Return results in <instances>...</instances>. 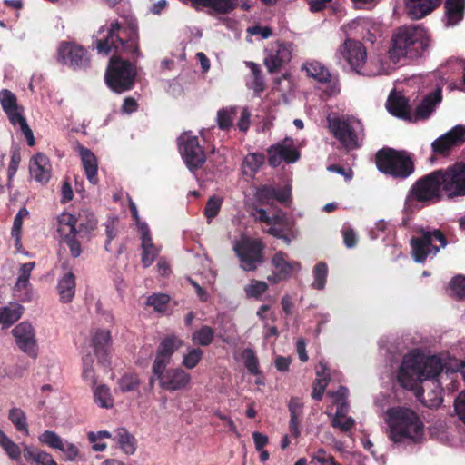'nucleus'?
<instances>
[{
    "mask_svg": "<svg viewBox=\"0 0 465 465\" xmlns=\"http://www.w3.org/2000/svg\"><path fill=\"white\" fill-rule=\"evenodd\" d=\"M442 368V362L438 357H425L412 351L404 357L398 380L408 390H414L419 382L430 380L421 391L417 392V396L428 408H437L442 402L440 381L447 376V373L441 372Z\"/></svg>",
    "mask_w": 465,
    "mask_h": 465,
    "instance_id": "obj_1",
    "label": "nucleus"
},
{
    "mask_svg": "<svg viewBox=\"0 0 465 465\" xmlns=\"http://www.w3.org/2000/svg\"><path fill=\"white\" fill-rule=\"evenodd\" d=\"M387 434L394 443L416 444L422 441L425 426L420 416L407 407L389 408L384 416Z\"/></svg>",
    "mask_w": 465,
    "mask_h": 465,
    "instance_id": "obj_2",
    "label": "nucleus"
},
{
    "mask_svg": "<svg viewBox=\"0 0 465 465\" xmlns=\"http://www.w3.org/2000/svg\"><path fill=\"white\" fill-rule=\"evenodd\" d=\"M95 45L98 54L103 55H108L113 50L138 54L136 24L130 22L127 26L118 21L105 24L95 35Z\"/></svg>",
    "mask_w": 465,
    "mask_h": 465,
    "instance_id": "obj_3",
    "label": "nucleus"
},
{
    "mask_svg": "<svg viewBox=\"0 0 465 465\" xmlns=\"http://www.w3.org/2000/svg\"><path fill=\"white\" fill-rule=\"evenodd\" d=\"M430 45L427 31L420 26L402 27L391 38L388 50L389 59L396 64L403 58H417Z\"/></svg>",
    "mask_w": 465,
    "mask_h": 465,
    "instance_id": "obj_4",
    "label": "nucleus"
},
{
    "mask_svg": "<svg viewBox=\"0 0 465 465\" xmlns=\"http://www.w3.org/2000/svg\"><path fill=\"white\" fill-rule=\"evenodd\" d=\"M328 126L335 138L346 149L359 147L363 128L358 119L349 116L328 117Z\"/></svg>",
    "mask_w": 465,
    "mask_h": 465,
    "instance_id": "obj_5",
    "label": "nucleus"
},
{
    "mask_svg": "<svg viewBox=\"0 0 465 465\" xmlns=\"http://www.w3.org/2000/svg\"><path fill=\"white\" fill-rule=\"evenodd\" d=\"M136 69L131 63L113 57L104 75L108 87L115 93H123L134 85Z\"/></svg>",
    "mask_w": 465,
    "mask_h": 465,
    "instance_id": "obj_6",
    "label": "nucleus"
},
{
    "mask_svg": "<svg viewBox=\"0 0 465 465\" xmlns=\"http://www.w3.org/2000/svg\"><path fill=\"white\" fill-rule=\"evenodd\" d=\"M379 171L393 177L406 178L413 172V163L404 152L381 150L376 155Z\"/></svg>",
    "mask_w": 465,
    "mask_h": 465,
    "instance_id": "obj_7",
    "label": "nucleus"
},
{
    "mask_svg": "<svg viewBox=\"0 0 465 465\" xmlns=\"http://www.w3.org/2000/svg\"><path fill=\"white\" fill-rule=\"evenodd\" d=\"M0 104L11 124L19 127L26 138L28 145H35L33 131L26 122L24 115L25 109L18 104L16 95L7 89H2L0 91Z\"/></svg>",
    "mask_w": 465,
    "mask_h": 465,
    "instance_id": "obj_8",
    "label": "nucleus"
},
{
    "mask_svg": "<svg viewBox=\"0 0 465 465\" xmlns=\"http://www.w3.org/2000/svg\"><path fill=\"white\" fill-rule=\"evenodd\" d=\"M441 171H435L420 179L412 187L411 192L406 198V208H411L414 200L420 202L435 201L440 198L443 193L441 184Z\"/></svg>",
    "mask_w": 465,
    "mask_h": 465,
    "instance_id": "obj_9",
    "label": "nucleus"
},
{
    "mask_svg": "<svg viewBox=\"0 0 465 465\" xmlns=\"http://www.w3.org/2000/svg\"><path fill=\"white\" fill-rule=\"evenodd\" d=\"M445 245L446 241L439 230L423 231L420 238L411 241V253L416 262H423L427 257L434 256Z\"/></svg>",
    "mask_w": 465,
    "mask_h": 465,
    "instance_id": "obj_10",
    "label": "nucleus"
},
{
    "mask_svg": "<svg viewBox=\"0 0 465 465\" xmlns=\"http://www.w3.org/2000/svg\"><path fill=\"white\" fill-rule=\"evenodd\" d=\"M237 256L240 259L241 267L244 271H254L262 262V242L258 240L242 238L233 245Z\"/></svg>",
    "mask_w": 465,
    "mask_h": 465,
    "instance_id": "obj_11",
    "label": "nucleus"
},
{
    "mask_svg": "<svg viewBox=\"0 0 465 465\" xmlns=\"http://www.w3.org/2000/svg\"><path fill=\"white\" fill-rule=\"evenodd\" d=\"M440 171L443 193L448 198L465 196V163H457Z\"/></svg>",
    "mask_w": 465,
    "mask_h": 465,
    "instance_id": "obj_12",
    "label": "nucleus"
},
{
    "mask_svg": "<svg viewBox=\"0 0 465 465\" xmlns=\"http://www.w3.org/2000/svg\"><path fill=\"white\" fill-rule=\"evenodd\" d=\"M178 146L185 164L191 171L203 165L205 155L197 136L192 135L191 133L182 134L178 138Z\"/></svg>",
    "mask_w": 465,
    "mask_h": 465,
    "instance_id": "obj_13",
    "label": "nucleus"
},
{
    "mask_svg": "<svg viewBox=\"0 0 465 465\" xmlns=\"http://www.w3.org/2000/svg\"><path fill=\"white\" fill-rule=\"evenodd\" d=\"M366 50L359 41L346 39L338 48L336 56L339 60H344L351 70L361 74V69L366 62Z\"/></svg>",
    "mask_w": 465,
    "mask_h": 465,
    "instance_id": "obj_14",
    "label": "nucleus"
},
{
    "mask_svg": "<svg viewBox=\"0 0 465 465\" xmlns=\"http://www.w3.org/2000/svg\"><path fill=\"white\" fill-rule=\"evenodd\" d=\"M293 45L282 41L271 43L265 49L264 65L270 73L276 72L289 63L292 56Z\"/></svg>",
    "mask_w": 465,
    "mask_h": 465,
    "instance_id": "obj_15",
    "label": "nucleus"
},
{
    "mask_svg": "<svg viewBox=\"0 0 465 465\" xmlns=\"http://www.w3.org/2000/svg\"><path fill=\"white\" fill-rule=\"evenodd\" d=\"M12 334L18 348L29 357L35 359L38 355V344L35 327L27 321L18 323Z\"/></svg>",
    "mask_w": 465,
    "mask_h": 465,
    "instance_id": "obj_16",
    "label": "nucleus"
},
{
    "mask_svg": "<svg viewBox=\"0 0 465 465\" xmlns=\"http://www.w3.org/2000/svg\"><path fill=\"white\" fill-rule=\"evenodd\" d=\"M153 373L157 377L160 387L170 391L188 389L192 380L190 373L182 368L165 369Z\"/></svg>",
    "mask_w": 465,
    "mask_h": 465,
    "instance_id": "obj_17",
    "label": "nucleus"
},
{
    "mask_svg": "<svg viewBox=\"0 0 465 465\" xmlns=\"http://www.w3.org/2000/svg\"><path fill=\"white\" fill-rule=\"evenodd\" d=\"M347 395L348 390L345 387H340L335 392H328V396L331 397L334 404L337 405L336 412L331 420V425L342 431L350 430L355 424V420L351 417L346 416L348 412Z\"/></svg>",
    "mask_w": 465,
    "mask_h": 465,
    "instance_id": "obj_18",
    "label": "nucleus"
},
{
    "mask_svg": "<svg viewBox=\"0 0 465 465\" xmlns=\"http://www.w3.org/2000/svg\"><path fill=\"white\" fill-rule=\"evenodd\" d=\"M272 265L273 270L267 280L273 284L289 279L301 269V264L298 262L289 261L287 255L282 252H276L272 256Z\"/></svg>",
    "mask_w": 465,
    "mask_h": 465,
    "instance_id": "obj_19",
    "label": "nucleus"
},
{
    "mask_svg": "<svg viewBox=\"0 0 465 465\" xmlns=\"http://www.w3.org/2000/svg\"><path fill=\"white\" fill-rule=\"evenodd\" d=\"M268 153L269 163L273 167L279 166L283 162L294 163L300 158V153L291 138H285L281 143L271 146Z\"/></svg>",
    "mask_w": 465,
    "mask_h": 465,
    "instance_id": "obj_20",
    "label": "nucleus"
},
{
    "mask_svg": "<svg viewBox=\"0 0 465 465\" xmlns=\"http://www.w3.org/2000/svg\"><path fill=\"white\" fill-rule=\"evenodd\" d=\"M183 341L174 335L167 336L159 344L157 354L153 363V372L165 370L173 354L183 346Z\"/></svg>",
    "mask_w": 465,
    "mask_h": 465,
    "instance_id": "obj_21",
    "label": "nucleus"
},
{
    "mask_svg": "<svg viewBox=\"0 0 465 465\" xmlns=\"http://www.w3.org/2000/svg\"><path fill=\"white\" fill-rule=\"evenodd\" d=\"M465 142V125H456L451 130L436 139L431 146L435 153H448L452 148Z\"/></svg>",
    "mask_w": 465,
    "mask_h": 465,
    "instance_id": "obj_22",
    "label": "nucleus"
},
{
    "mask_svg": "<svg viewBox=\"0 0 465 465\" xmlns=\"http://www.w3.org/2000/svg\"><path fill=\"white\" fill-rule=\"evenodd\" d=\"M58 60L72 67H84L89 61L86 52L81 46L69 43L60 45Z\"/></svg>",
    "mask_w": 465,
    "mask_h": 465,
    "instance_id": "obj_23",
    "label": "nucleus"
},
{
    "mask_svg": "<svg viewBox=\"0 0 465 465\" xmlns=\"http://www.w3.org/2000/svg\"><path fill=\"white\" fill-rule=\"evenodd\" d=\"M29 173L35 182L47 183L52 176V165L48 157L42 153L33 155L29 162Z\"/></svg>",
    "mask_w": 465,
    "mask_h": 465,
    "instance_id": "obj_24",
    "label": "nucleus"
},
{
    "mask_svg": "<svg viewBox=\"0 0 465 465\" xmlns=\"http://www.w3.org/2000/svg\"><path fill=\"white\" fill-rule=\"evenodd\" d=\"M35 262H27L20 266L18 277L14 286V292L17 293V297L23 302H28L33 300V290L29 282L30 275Z\"/></svg>",
    "mask_w": 465,
    "mask_h": 465,
    "instance_id": "obj_25",
    "label": "nucleus"
},
{
    "mask_svg": "<svg viewBox=\"0 0 465 465\" xmlns=\"http://www.w3.org/2000/svg\"><path fill=\"white\" fill-rule=\"evenodd\" d=\"M440 0H405L408 15L412 19H420L439 6Z\"/></svg>",
    "mask_w": 465,
    "mask_h": 465,
    "instance_id": "obj_26",
    "label": "nucleus"
},
{
    "mask_svg": "<svg viewBox=\"0 0 465 465\" xmlns=\"http://www.w3.org/2000/svg\"><path fill=\"white\" fill-rule=\"evenodd\" d=\"M142 231H139L142 240V262L144 267H149L155 260L159 250L152 242L150 229L147 224H143Z\"/></svg>",
    "mask_w": 465,
    "mask_h": 465,
    "instance_id": "obj_27",
    "label": "nucleus"
},
{
    "mask_svg": "<svg viewBox=\"0 0 465 465\" xmlns=\"http://www.w3.org/2000/svg\"><path fill=\"white\" fill-rule=\"evenodd\" d=\"M394 65L395 64H393L390 59L389 61H386L382 55H374L371 58L365 69H361V74L368 76H375L383 74H387L394 69Z\"/></svg>",
    "mask_w": 465,
    "mask_h": 465,
    "instance_id": "obj_28",
    "label": "nucleus"
},
{
    "mask_svg": "<svg viewBox=\"0 0 465 465\" xmlns=\"http://www.w3.org/2000/svg\"><path fill=\"white\" fill-rule=\"evenodd\" d=\"M79 153L87 179L91 183L96 184L98 183V163L95 155L89 149L83 146L79 147Z\"/></svg>",
    "mask_w": 465,
    "mask_h": 465,
    "instance_id": "obj_29",
    "label": "nucleus"
},
{
    "mask_svg": "<svg viewBox=\"0 0 465 465\" xmlns=\"http://www.w3.org/2000/svg\"><path fill=\"white\" fill-rule=\"evenodd\" d=\"M91 342L97 357L105 361L104 356L111 345L110 331L105 329L95 330L92 334Z\"/></svg>",
    "mask_w": 465,
    "mask_h": 465,
    "instance_id": "obj_30",
    "label": "nucleus"
},
{
    "mask_svg": "<svg viewBox=\"0 0 465 465\" xmlns=\"http://www.w3.org/2000/svg\"><path fill=\"white\" fill-rule=\"evenodd\" d=\"M441 101V89L438 87L435 91L424 97L416 110V119H426L434 111L436 105Z\"/></svg>",
    "mask_w": 465,
    "mask_h": 465,
    "instance_id": "obj_31",
    "label": "nucleus"
},
{
    "mask_svg": "<svg viewBox=\"0 0 465 465\" xmlns=\"http://www.w3.org/2000/svg\"><path fill=\"white\" fill-rule=\"evenodd\" d=\"M77 219L69 213H62L57 216V232L60 241L68 237L76 236Z\"/></svg>",
    "mask_w": 465,
    "mask_h": 465,
    "instance_id": "obj_32",
    "label": "nucleus"
},
{
    "mask_svg": "<svg viewBox=\"0 0 465 465\" xmlns=\"http://www.w3.org/2000/svg\"><path fill=\"white\" fill-rule=\"evenodd\" d=\"M60 300L63 302H70L75 294V277L72 272H65L57 284Z\"/></svg>",
    "mask_w": 465,
    "mask_h": 465,
    "instance_id": "obj_33",
    "label": "nucleus"
},
{
    "mask_svg": "<svg viewBox=\"0 0 465 465\" xmlns=\"http://www.w3.org/2000/svg\"><path fill=\"white\" fill-rule=\"evenodd\" d=\"M24 313V307L16 302H10L6 306L0 307V325L7 328L17 322Z\"/></svg>",
    "mask_w": 465,
    "mask_h": 465,
    "instance_id": "obj_34",
    "label": "nucleus"
},
{
    "mask_svg": "<svg viewBox=\"0 0 465 465\" xmlns=\"http://www.w3.org/2000/svg\"><path fill=\"white\" fill-rule=\"evenodd\" d=\"M388 111L401 118H407L409 115V106L407 100L400 93L392 92L387 101Z\"/></svg>",
    "mask_w": 465,
    "mask_h": 465,
    "instance_id": "obj_35",
    "label": "nucleus"
},
{
    "mask_svg": "<svg viewBox=\"0 0 465 465\" xmlns=\"http://www.w3.org/2000/svg\"><path fill=\"white\" fill-rule=\"evenodd\" d=\"M465 0H446L447 25H456L463 18Z\"/></svg>",
    "mask_w": 465,
    "mask_h": 465,
    "instance_id": "obj_36",
    "label": "nucleus"
},
{
    "mask_svg": "<svg viewBox=\"0 0 465 465\" xmlns=\"http://www.w3.org/2000/svg\"><path fill=\"white\" fill-rule=\"evenodd\" d=\"M113 440L127 455H133L136 450L135 439L124 428L114 430Z\"/></svg>",
    "mask_w": 465,
    "mask_h": 465,
    "instance_id": "obj_37",
    "label": "nucleus"
},
{
    "mask_svg": "<svg viewBox=\"0 0 465 465\" xmlns=\"http://www.w3.org/2000/svg\"><path fill=\"white\" fill-rule=\"evenodd\" d=\"M302 70L305 71L308 76L321 83H327L331 78L328 69L316 61L304 63Z\"/></svg>",
    "mask_w": 465,
    "mask_h": 465,
    "instance_id": "obj_38",
    "label": "nucleus"
},
{
    "mask_svg": "<svg viewBox=\"0 0 465 465\" xmlns=\"http://www.w3.org/2000/svg\"><path fill=\"white\" fill-rule=\"evenodd\" d=\"M24 457L26 460L35 463V465H57L49 453L40 451L30 446H25Z\"/></svg>",
    "mask_w": 465,
    "mask_h": 465,
    "instance_id": "obj_39",
    "label": "nucleus"
},
{
    "mask_svg": "<svg viewBox=\"0 0 465 465\" xmlns=\"http://www.w3.org/2000/svg\"><path fill=\"white\" fill-rule=\"evenodd\" d=\"M264 157L261 153H249L245 156L242 171L244 176L247 178H252L253 175L259 171L260 167L263 163Z\"/></svg>",
    "mask_w": 465,
    "mask_h": 465,
    "instance_id": "obj_40",
    "label": "nucleus"
},
{
    "mask_svg": "<svg viewBox=\"0 0 465 465\" xmlns=\"http://www.w3.org/2000/svg\"><path fill=\"white\" fill-rule=\"evenodd\" d=\"M273 222L274 223L270 225L266 232L274 237L282 236V233H286L292 229V223L282 212H277L274 214Z\"/></svg>",
    "mask_w": 465,
    "mask_h": 465,
    "instance_id": "obj_41",
    "label": "nucleus"
},
{
    "mask_svg": "<svg viewBox=\"0 0 465 465\" xmlns=\"http://www.w3.org/2000/svg\"><path fill=\"white\" fill-rule=\"evenodd\" d=\"M93 394L94 402L101 408L110 409L114 406V399L111 395L109 387L104 384L94 385Z\"/></svg>",
    "mask_w": 465,
    "mask_h": 465,
    "instance_id": "obj_42",
    "label": "nucleus"
},
{
    "mask_svg": "<svg viewBox=\"0 0 465 465\" xmlns=\"http://www.w3.org/2000/svg\"><path fill=\"white\" fill-rule=\"evenodd\" d=\"M0 447L4 452L14 461H19L21 459L22 450L18 444L13 441L1 429H0Z\"/></svg>",
    "mask_w": 465,
    "mask_h": 465,
    "instance_id": "obj_43",
    "label": "nucleus"
},
{
    "mask_svg": "<svg viewBox=\"0 0 465 465\" xmlns=\"http://www.w3.org/2000/svg\"><path fill=\"white\" fill-rule=\"evenodd\" d=\"M8 419L15 429L24 433L29 434L27 418L25 411L20 408H12L8 413Z\"/></svg>",
    "mask_w": 465,
    "mask_h": 465,
    "instance_id": "obj_44",
    "label": "nucleus"
},
{
    "mask_svg": "<svg viewBox=\"0 0 465 465\" xmlns=\"http://www.w3.org/2000/svg\"><path fill=\"white\" fill-rule=\"evenodd\" d=\"M325 370H326V367L322 363H320L319 366L317 367V371H316L317 379H316V382L313 386V391H312V395L313 399L321 400L323 395V392L325 391V388L328 385L329 377L327 374H325Z\"/></svg>",
    "mask_w": 465,
    "mask_h": 465,
    "instance_id": "obj_45",
    "label": "nucleus"
},
{
    "mask_svg": "<svg viewBox=\"0 0 465 465\" xmlns=\"http://www.w3.org/2000/svg\"><path fill=\"white\" fill-rule=\"evenodd\" d=\"M214 338V331L209 326H203L192 334V341L195 345L208 346Z\"/></svg>",
    "mask_w": 465,
    "mask_h": 465,
    "instance_id": "obj_46",
    "label": "nucleus"
},
{
    "mask_svg": "<svg viewBox=\"0 0 465 465\" xmlns=\"http://www.w3.org/2000/svg\"><path fill=\"white\" fill-rule=\"evenodd\" d=\"M328 273L327 264L324 262H319L313 269V282L312 287L317 290H322L326 284Z\"/></svg>",
    "mask_w": 465,
    "mask_h": 465,
    "instance_id": "obj_47",
    "label": "nucleus"
},
{
    "mask_svg": "<svg viewBox=\"0 0 465 465\" xmlns=\"http://www.w3.org/2000/svg\"><path fill=\"white\" fill-rule=\"evenodd\" d=\"M203 352L199 348H191L183 355L182 364L186 369L195 368L203 358Z\"/></svg>",
    "mask_w": 465,
    "mask_h": 465,
    "instance_id": "obj_48",
    "label": "nucleus"
},
{
    "mask_svg": "<svg viewBox=\"0 0 465 465\" xmlns=\"http://www.w3.org/2000/svg\"><path fill=\"white\" fill-rule=\"evenodd\" d=\"M242 359L249 372L254 375L260 372L258 359L252 349L243 350Z\"/></svg>",
    "mask_w": 465,
    "mask_h": 465,
    "instance_id": "obj_49",
    "label": "nucleus"
},
{
    "mask_svg": "<svg viewBox=\"0 0 465 465\" xmlns=\"http://www.w3.org/2000/svg\"><path fill=\"white\" fill-rule=\"evenodd\" d=\"M268 290V284L263 281L252 280L244 287L246 295L250 298H259Z\"/></svg>",
    "mask_w": 465,
    "mask_h": 465,
    "instance_id": "obj_50",
    "label": "nucleus"
},
{
    "mask_svg": "<svg viewBox=\"0 0 465 465\" xmlns=\"http://www.w3.org/2000/svg\"><path fill=\"white\" fill-rule=\"evenodd\" d=\"M94 359L91 355H86L83 359V378L90 384L94 386L96 384V376L93 367Z\"/></svg>",
    "mask_w": 465,
    "mask_h": 465,
    "instance_id": "obj_51",
    "label": "nucleus"
},
{
    "mask_svg": "<svg viewBox=\"0 0 465 465\" xmlns=\"http://www.w3.org/2000/svg\"><path fill=\"white\" fill-rule=\"evenodd\" d=\"M38 440L41 443L56 450H59L64 441V440L53 430L44 431L39 435Z\"/></svg>",
    "mask_w": 465,
    "mask_h": 465,
    "instance_id": "obj_52",
    "label": "nucleus"
},
{
    "mask_svg": "<svg viewBox=\"0 0 465 465\" xmlns=\"http://www.w3.org/2000/svg\"><path fill=\"white\" fill-rule=\"evenodd\" d=\"M169 296L163 293H153L146 300V305L153 307L157 312H164L169 302Z\"/></svg>",
    "mask_w": 465,
    "mask_h": 465,
    "instance_id": "obj_53",
    "label": "nucleus"
},
{
    "mask_svg": "<svg viewBox=\"0 0 465 465\" xmlns=\"http://www.w3.org/2000/svg\"><path fill=\"white\" fill-rule=\"evenodd\" d=\"M236 115V109L223 108L217 113V123L221 129H226L232 124V119Z\"/></svg>",
    "mask_w": 465,
    "mask_h": 465,
    "instance_id": "obj_54",
    "label": "nucleus"
},
{
    "mask_svg": "<svg viewBox=\"0 0 465 465\" xmlns=\"http://www.w3.org/2000/svg\"><path fill=\"white\" fill-rule=\"evenodd\" d=\"M312 465H341L334 460V458L328 454L323 449H319L312 456Z\"/></svg>",
    "mask_w": 465,
    "mask_h": 465,
    "instance_id": "obj_55",
    "label": "nucleus"
},
{
    "mask_svg": "<svg viewBox=\"0 0 465 465\" xmlns=\"http://www.w3.org/2000/svg\"><path fill=\"white\" fill-rule=\"evenodd\" d=\"M140 384V381L136 375L125 374L118 381L119 389L123 392L134 391Z\"/></svg>",
    "mask_w": 465,
    "mask_h": 465,
    "instance_id": "obj_56",
    "label": "nucleus"
},
{
    "mask_svg": "<svg viewBox=\"0 0 465 465\" xmlns=\"http://www.w3.org/2000/svg\"><path fill=\"white\" fill-rule=\"evenodd\" d=\"M59 450L64 454L65 460L68 461H74L80 458L79 448L72 442L64 440Z\"/></svg>",
    "mask_w": 465,
    "mask_h": 465,
    "instance_id": "obj_57",
    "label": "nucleus"
},
{
    "mask_svg": "<svg viewBox=\"0 0 465 465\" xmlns=\"http://www.w3.org/2000/svg\"><path fill=\"white\" fill-rule=\"evenodd\" d=\"M276 188L272 186H262L257 191L256 197L260 203L270 204L275 200Z\"/></svg>",
    "mask_w": 465,
    "mask_h": 465,
    "instance_id": "obj_58",
    "label": "nucleus"
},
{
    "mask_svg": "<svg viewBox=\"0 0 465 465\" xmlns=\"http://www.w3.org/2000/svg\"><path fill=\"white\" fill-rule=\"evenodd\" d=\"M222 198L218 196H212L209 198L204 210L205 215L209 220L214 218L218 214L222 206Z\"/></svg>",
    "mask_w": 465,
    "mask_h": 465,
    "instance_id": "obj_59",
    "label": "nucleus"
},
{
    "mask_svg": "<svg viewBox=\"0 0 465 465\" xmlns=\"http://www.w3.org/2000/svg\"><path fill=\"white\" fill-rule=\"evenodd\" d=\"M258 318L263 322V328H267V324L276 321L275 313L271 310L269 305H262L257 311Z\"/></svg>",
    "mask_w": 465,
    "mask_h": 465,
    "instance_id": "obj_60",
    "label": "nucleus"
},
{
    "mask_svg": "<svg viewBox=\"0 0 465 465\" xmlns=\"http://www.w3.org/2000/svg\"><path fill=\"white\" fill-rule=\"evenodd\" d=\"M29 212L25 208H21L15 216L11 235L21 234L23 221L28 217Z\"/></svg>",
    "mask_w": 465,
    "mask_h": 465,
    "instance_id": "obj_61",
    "label": "nucleus"
},
{
    "mask_svg": "<svg viewBox=\"0 0 465 465\" xmlns=\"http://www.w3.org/2000/svg\"><path fill=\"white\" fill-rule=\"evenodd\" d=\"M450 288L459 297H465V277L458 275L450 282Z\"/></svg>",
    "mask_w": 465,
    "mask_h": 465,
    "instance_id": "obj_62",
    "label": "nucleus"
},
{
    "mask_svg": "<svg viewBox=\"0 0 465 465\" xmlns=\"http://www.w3.org/2000/svg\"><path fill=\"white\" fill-rule=\"evenodd\" d=\"M61 243H64L70 250V253L74 258H77L81 255L82 249L80 242L75 239V236L68 237L60 241Z\"/></svg>",
    "mask_w": 465,
    "mask_h": 465,
    "instance_id": "obj_63",
    "label": "nucleus"
},
{
    "mask_svg": "<svg viewBox=\"0 0 465 465\" xmlns=\"http://www.w3.org/2000/svg\"><path fill=\"white\" fill-rule=\"evenodd\" d=\"M455 411L459 419L465 423V390L456 399Z\"/></svg>",
    "mask_w": 465,
    "mask_h": 465,
    "instance_id": "obj_64",
    "label": "nucleus"
}]
</instances>
